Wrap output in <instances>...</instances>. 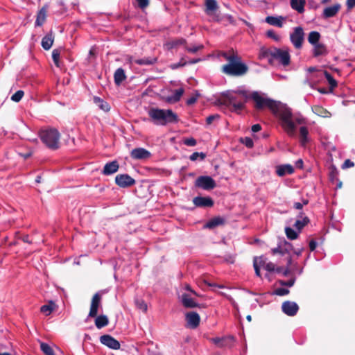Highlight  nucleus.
Instances as JSON below:
<instances>
[{
    "label": "nucleus",
    "instance_id": "obj_23",
    "mask_svg": "<svg viewBox=\"0 0 355 355\" xmlns=\"http://www.w3.org/2000/svg\"><path fill=\"white\" fill-rule=\"evenodd\" d=\"M47 15V8L46 6H43L37 12L35 20V26H41L45 22Z\"/></svg>",
    "mask_w": 355,
    "mask_h": 355
},
{
    "label": "nucleus",
    "instance_id": "obj_50",
    "mask_svg": "<svg viewBox=\"0 0 355 355\" xmlns=\"http://www.w3.org/2000/svg\"><path fill=\"white\" fill-rule=\"evenodd\" d=\"M274 293L279 296H284L289 293V290L284 288H278L275 290Z\"/></svg>",
    "mask_w": 355,
    "mask_h": 355
},
{
    "label": "nucleus",
    "instance_id": "obj_60",
    "mask_svg": "<svg viewBox=\"0 0 355 355\" xmlns=\"http://www.w3.org/2000/svg\"><path fill=\"white\" fill-rule=\"evenodd\" d=\"M354 166V163L351 161L349 159H346L342 165L343 169H346L350 167H353Z\"/></svg>",
    "mask_w": 355,
    "mask_h": 355
},
{
    "label": "nucleus",
    "instance_id": "obj_20",
    "mask_svg": "<svg viewBox=\"0 0 355 355\" xmlns=\"http://www.w3.org/2000/svg\"><path fill=\"white\" fill-rule=\"evenodd\" d=\"M294 173V168L291 164H283L276 167V173L279 177H283L286 174Z\"/></svg>",
    "mask_w": 355,
    "mask_h": 355
},
{
    "label": "nucleus",
    "instance_id": "obj_19",
    "mask_svg": "<svg viewBox=\"0 0 355 355\" xmlns=\"http://www.w3.org/2000/svg\"><path fill=\"white\" fill-rule=\"evenodd\" d=\"M181 302L184 307L187 309H192L199 306V304L196 303L189 294L187 293H183L181 295Z\"/></svg>",
    "mask_w": 355,
    "mask_h": 355
},
{
    "label": "nucleus",
    "instance_id": "obj_26",
    "mask_svg": "<svg viewBox=\"0 0 355 355\" xmlns=\"http://www.w3.org/2000/svg\"><path fill=\"white\" fill-rule=\"evenodd\" d=\"M114 83L119 86L126 79L125 71L122 68H118L114 74Z\"/></svg>",
    "mask_w": 355,
    "mask_h": 355
},
{
    "label": "nucleus",
    "instance_id": "obj_62",
    "mask_svg": "<svg viewBox=\"0 0 355 355\" xmlns=\"http://www.w3.org/2000/svg\"><path fill=\"white\" fill-rule=\"evenodd\" d=\"M275 264L272 262H268L266 264L265 269L268 272H275Z\"/></svg>",
    "mask_w": 355,
    "mask_h": 355
},
{
    "label": "nucleus",
    "instance_id": "obj_8",
    "mask_svg": "<svg viewBox=\"0 0 355 355\" xmlns=\"http://www.w3.org/2000/svg\"><path fill=\"white\" fill-rule=\"evenodd\" d=\"M195 187L206 191L214 189L216 187L215 180L210 176L202 175L195 181Z\"/></svg>",
    "mask_w": 355,
    "mask_h": 355
},
{
    "label": "nucleus",
    "instance_id": "obj_61",
    "mask_svg": "<svg viewBox=\"0 0 355 355\" xmlns=\"http://www.w3.org/2000/svg\"><path fill=\"white\" fill-rule=\"evenodd\" d=\"M279 283L282 286H293L294 283H295V279H291L288 281H284V280H281L279 281Z\"/></svg>",
    "mask_w": 355,
    "mask_h": 355
},
{
    "label": "nucleus",
    "instance_id": "obj_33",
    "mask_svg": "<svg viewBox=\"0 0 355 355\" xmlns=\"http://www.w3.org/2000/svg\"><path fill=\"white\" fill-rule=\"evenodd\" d=\"M157 58L155 57H148L135 60L134 62L139 65H151L157 62Z\"/></svg>",
    "mask_w": 355,
    "mask_h": 355
},
{
    "label": "nucleus",
    "instance_id": "obj_27",
    "mask_svg": "<svg viewBox=\"0 0 355 355\" xmlns=\"http://www.w3.org/2000/svg\"><path fill=\"white\" fill-rule=\"evenodd\" d=\"M284 19V17L279 16V17H274V16H268L266 18V21L272 25L275 26L279 28H282L283 26V20Z\"/></svg>",
    "mask_w": 355,
    "mask_h": 355
},
{
    "label": "nucleus",
    "instance_id": "obj_34",
    "mask_svg": "<svg viewBox=\"0 0 355 355\" xmlns=\"http://www.w3.org/2000/svg\"><path fill=\"white\" fill-rule=\"evenodd\" d=\"M312 111L317 115L322 117H329L330 112L320 105H313Z\"/></svg>",
    "mask_w": 355,
    "mask_h": 355
},
{
    "label": "nucleus",
    "instance_id": "obj_64",
    "mask_svg": "<svg viewBox=\"0 0 355 355\" xmlns=\"http://www.w3.org/2000/svg\"><path fill=\"white\" fill-rule=\"evenodd\" d=\"M346 6L348 10H352L355 7V0H347Z\"/></svg>",
    "mask_w": 355,
    "mask_h": 355
},
{
    "label": "nucleus",
    "instance_id": "obj_38",
    "mask_svg": "<svg viewBox=\"0 0 355 355\" xmlns=\"http://www.w3.org/2000/svg\"><path fill=\"white\" fill-rule=\"evenodd\" d=\"M310 222L309 218L307 216H305L303 218L302 220L297 219L293 226L298 230L301 231L304 227H305L306 225H308Z\"/></svg>",
    "mask_w": 355,
    "mask_h": 355
},
{
    "label": "nucleus",
    "instance_id": "obj_36",
    "mask_svg": "<svg viewBox=\"0 0 355 355\" xmlns=\"http://www.w3.org/2000/svg\"><path fill=\"white\" fill-rule=\"evenodd\" d=\"M320 38V34L318 31H311L308 36V41L312 45L318 44Z\"/></svg>",
    "mask_w": 355,
    "mask_h": 355
},
{
    "label": "nucleus",
    "instance_id": "obj_58",
    "mask_svg": "<svg viewBox=\"0 0 355 355\" xmlns=\"http://www.w3.org/2000/svg\"><path fill=\"white\" fill-rule=\"evenodd\" d=\"M220 118V116L218 114H213V115H209V116L207 117L206 119V123L207 125H210L212 123V122L215 120V119H218Z\"/></svg>",
    "mask_w": 355,
    "mask_h": 355
},
{
    "label": "nucleus",
    "instance_id": "obj_25",
    "mask_svg": "<svg viewBox=\"0 0 355 355\" xmlns=\"http://www.w3.org/2000/svg\"><path fill=\"white\" fill-rule=\"evenodd\" d=\"M218 8L216 0H205V12L208 15H212Z\"/></svg>",
    "mask_w": 355,
    "mask_h": 355
},
{
    "label": "nucleus",
    "instance_id": "obj_4",
    "mask_svg": "<svg viewBox=\"0 0 355 355\" xmlns=\"http://www.w3.org/2000/svg\"><path fill=\"white\" fill-rule=\"evenodd\" d=\"M238 94L242 95L245 99L239 100L236 95L228 93L223 94L217 102L219 105L230 107V111L239 114L245 108V103L248 96L245 91H239Z\"/></svg>",
    "mask_w": 355,
    "mask_h": 355
},
{
    "label": "nucleus",
    "instance_id": "obj_55",
    "mask_svg": "<svg viewBox=\"0 0 355 355\" xmlns=\"http://www.w3.org/2000/svg\"><path fill=\"white\" fill-rule=\"evenodd\" d=\"M187 64V62L186 61H184V59L182 58L178 63L171 64V68L172 69H176L179 67L185 66Z\"/></svg>",
    "mask_w": 355,
    "mask_h": 355
},
{
    "label": "nucleus",
    "instance_id": "obj_21",
    "mask_svg": "<svg viewBox=\"0 0 355 355\" xmlns=\"http://www.w3.org/2000/svg\"><path fill=\"white\" fill-rule=\"evenodd\" d=\"M54 41V35L52 31H50L47 35H46L42 40V46L44 50H49Z\"/></svg>",
    "mask_w": 355,
    "mask_h": 355
},
{
    "label": "nucleus",
    "instance_id": "obj_56",
    "mask_svg": "<svg viewBox=\"0 0 355 355\" xmlns=\"http://www.w3.org/2000/svg\"><path fill=\"white\" fill-rule=\"evenodd\" d=\"M253 266L254 268L255 274L257 277H261L260 267L258 265L257 259H254Z\"/></svg>",
    "mask_w": 355,
    "mask_h": 355
},
{
    "label": "nucleus",
    "instance_id": "obj_41",
    "mask_svg": "<svg viewBox=\"0 0 355 355\" xmlns=\"http://www.w3.org/2000/svg\"><path fill=\"white\" fill-rule=\"evenodd\" d=\"M285 234L286 237L290 240H295L298 238V233L290 227H286L285 228Z\"/></svg>",
    "mask_w": 355,
    "mask_h": 355
},
{
    "label": "nucleus",
    "instance_id": "obj_42",
    "mask_svg": "<svg viewBox=\"0 0 355 355\" xmlns=\"http://www.w3.org/2000/svg\"><path fill=\"white\" fill-rule=\"evenodd\" d=\"M61 50L59 49H53L52 51V58L55 65L58 67H60V56Z\"/></svg>",
    "mask_w": 355,
    "mask_h": 355
},
{
    "label": "nucleus",
    "instance_id": "obj_18",
    "mask_svg": "<svg viewBox=\"0 0 355 355\" xmlns=\"http://www.w3.org/2000/svg\"><path fill=\"white\" fill-rule=\"evenodd\" d=\"M119 168V164L116 160L105 164L102 171V173L105 175H110L115 173Z\"/></svg>",
    "mask_w": 355,
    "mask_h": 355
},
{
    "label": "nucleus",
    "instance_id": "obj_14",
    "mask_svg": "<svg viewBox=\"0 0 355 355\" xmlns=\"http://www.w3.org/2000/svg\"><path fill=\"white\" fill-rule=\"evenodd\" d=\"M193 203L197 207H211L214 202L211 197L196 196L193 199Z\"/></svg>",
    "mask_w": 355,
    "mask_h": 355
},
{
    "label": "nucleus",
    "instance_id": "obj_46",
    "mask_svg": "<svg viewBox=\"0 0 355 355\" xmlns=\"http://www.w3.org/2000/svg\"><path fill=\"white\" fill-rule=\"evenodd\" d=\"M286 248H284L282 245L281 244V243L278 245V246L275 248H273L272 249V254H280L282 255H284L286 254Z\"/></svg>",
    "mask_w": 355,
    "mask_h": 355
},
{
    "label": "nucleus",
    "instance_id": "obj_22",
    "mask_svg": "<svg viewBox=\"0 0 355 355\" xmlns=\"http://www.w3.org/2000/svg\"><path fill=\"white\" fill-rule=\"evenodd\" d=\"M225 223V219L220 216H216L209 220L205 225V227L213 229L217 226L223 225Z\"/></svg>",
    "mask_w": 355,
    "mask_h": 355
},
{
    "label": "nucleus",
    "instance_id": "obj_47",
    "mask_svg": "<svg viewBox=\"0 0 355 355\" xmlns=\"http://www.w3.org/2000/svg\"><path fill=\"white\" fill-rule=\"evenodd\" d=\"M24 95V92L22 90L17 91L13 95L11 96V100L14 102H19L22 97Z\"/></svg>",
    "mask_w": 355,
    "mask_h": 355
},
{
    "label": "nucleus",
    "instance_id": "obj_16",
    "mask_svg": "<svg viewBox=\"0 0 355 355\" xmlns=\"http://www.w3.org/2000/svg\"><path fill=\"white\" fill-rule=\"evenodd\" d=\"M341 8V4L339 3H334L332 6H327L322 11V17L329 19L335 17Z\"/></svg>",
    "mask_w": 355,
    "mask_h": 355
},
{
    "label": "nucleus",
    "instance_id": "obj_37",
    "mask_svg": "<svg viewBox=\"0 0 355 355\" xmlns=\"http://www.w3.org/2000/svg\"><path fill=\"white\" fill-rule=\"evenodd\" d=\"M55 307V304L52 301H50L48 304H45L41 306L40 311L45 314L46 315H49L51 313L53 309Z\"/></svg>",
    "mask_w": 355,
    "mask_h": 355
},
{
    "label": "nucleus",
    "instance_id": "obj_10",
    "mask_svg": "<svg viewBox=\"0 0 355 355\" xmlns=\"http://www.w3.org/2000/svg\"><path fill=\"white\" fill-rule=\"evenodd\" d=\"M101 305V295L100 293H95L91 300L89 312L88 314L89 318H94L98 315V308Z\"/></svg>",
    "mask_w": 355,
    "mask_h": 355
},
{
    "label": "nucleus",
    "instance_id": "obj_39",
    "mask_svg": "<svg viewBox=\"0 0 355 355\" xmlns=\"http://www.w3.org/2000/svg\"><path fill=\"white\" fill-rule=\"evenodd\" d=\"M323 73L330 85L331 89H334V88H336L338 84L336 80L334 78V77L327 71H324Z\"/></svg>",
    "mask_w": 355,
    "mask_h": 355
},
{
    "label": "nucleus",
    "instance_id": "obj_24",
    "mask_svg": "<svg viewBox=\"0 0 355 355\" xmlns=\"http://www.w3.org/2000/svg\"><path fill=\"white\" fill-rule=\"evenodd\" d=\"M187 44V40L184 38H177L173 40L168 41L165 43L164 46H166L167 50H171L174 48H177L180 45Z\"/></svg>",
    "mask_w": 355,
    "mask_h": 355
},
{
    "label": "nucleus",
    "instance_id": "obj_1",
    "mask_svg": "<svg viewBox=\"0 0 355 355\" xmlns=\"http://www.w3.org/2000/svg\"><path fill=\"white\" fill-rule=\"evenodd\" d=\"M250 98L255 103L254 107L257 110H261L268 107L277 114L281 121L282 128L291 137H294L296 135V124L305 123V119L302 116L293 115L291 110L288 107L279 108L276 101L261 96L257 92H253Z\"/></svg>",
    "mask_w": 355,
    "mask_h": 355
},
{
    "label": "nucleus",
    "instance_id": "obj_30",
    "mask_svg": "<svg viewBox=\"0 0 355 355\" xmlns=\"http://www.w3.org/2000/svg\"><path fill=\"white\" fill-rule=\"evenodd\" d=\"M305 0H291V8L299 13H303L304 11Z\"/></svg>",
    "mask_w": 355,
    "mask_h": 355
},
{
    "label": "nucleus",
    "instance_id": "obj_5",
    "mask_svg": "<svg viewBox=\"0 0 355 355\" xmlns=\"http://www.w3.org/2000/svg\"><path fill=\"white\" fill-rule=\"evenodd\" d=\"M222 72L231 76H241L245 74L248 71V67L241 62V58L239 55L233 61L224 64L222 67Z\"/></svg>",
    "mask_w": 355,
    "mask_h": 355
},
{
    "label": "nucleus",
    "instance_id": "obj_3",
    "mask_svg": "<svg viewBox=\"0 0 355 355\" xmlns=\"http://www.w3.org/2000/svg\"><path fill=\"white\" fill-rule=\"evenodd\" d=\"M148 114L151 121L158 125H166L168 123H176L179 121L178 114L171 109L150 107Z\"/></svg>",
    "mask_w": 355,
    "mask_h": 355
},
{
    "label": "nucleus",
    "instance_id": "obj_45",
    "mask_svg": "<svg viewBox=\"0 0 355 355\" xmlns=\"http://www.w3.org/2000/svg\"><path fill=\"white\" fill-rule=\"evenodd\" d=\"M135 302L138 309H141L144 312H146L147 311L148 306L144 300H143L142 299H136Z\"/></svg>",
    "mask_w": 355,
    "mask_h": 355
},
{
    "label": "nucleus",
    "instance_id": "obj_57",
    "mask_svg": "<svg viewBox=\"0 0 355 355\" xmlns=\"http://www.w3.org/2000/svg\"><path fill=\"white\" fill-rule=\"evenodd\" d=\"M254 259H257L258 265L259 266V267H263L265 268L266 264H267V262H266L267 259L266 258L261 256L259 257H255Z\"/></svg>",
    "mask_w": 355,
    "mask_h": 355
},
{
    "label": "nucleus",
    "instance_id": "obj_35",
    "mask_svg": "<svg viewBox=\"0 0 355 355\" xmlns=\"http://www.w3.org/2000/svg\"><path fill=\"white\" fill-rule=\"evenodd\" d=\"M94 101L101 110L105 112L110 111V106L109 105V104L103 99H101V98L94 97Z\"/></svg>",
    "mask_w": 355,
    "mask_h": 355
},
{
    "label": "nucleus",
    "instance_id": "obj_31",
    "mask_svg": "<svg viewBox=\"0 0 355 355\" xmlns=\"http://www.w3.org/2000/svg\"><path fill=\"white\" fill-rule=\"evenodd\" d=\"M184 92V90L183 88L176 89L175 90L174 94L172 96H169L166 98V101L171 103H177L180 100Z\"/></svg>",
    "mask_w": 355,
    "mask_h": 355
},
{
    "label": "nucleus",
    "instance_id": "obj_12",
    "mask_svg": "<svg viewBox=\"0 0 355 355\" xmlns=\"http://www.w3.org/2000/svg\"><path fill=\"white\" fill-rule=\"evenodd\" d=\"M185 320L189 328L196 329L200 324V317L198 313L191 311L186 313Z\"/></svg>",
    "mask_w": 355,
    "mask_h": 355
},
{
    "label": "nucleus",
    "instance_id": "obj_54",
    "mask_svg": "<svg viewBox=\"0 0 355 355\" xmlns=\"http://www.w3.org/2000/svg\"><path fill=\"white\" fill-rule=\"evenodd\" d=\"M199 96H200L199 93L196 91L195 96H193L187 99V105H191L194 104L197 101V99Z\"/></svg>",
    "mask_w": 355,
    "mask_h": 355
},
{
    "label": "nucleus",
    "instance_id": "obj_40",
    "mask_svg": "<svg viewBox=\"0 0 355 355\" xmlns=\"http://www.w3.org/2000/svg\"><path fill=\"white\" fill-rule=\"evenodd\" d=\"M40 349L45 355H55L51 347L45 343H40Z\"/></svg>",
    "mask_w": 355,
    "mask_h": 355
},
{
    "label": "nucleus",
    "instance_id": "obj_11",
    "mask_svg": "<svg viewBox=\"0 0 355 355\" xmlns=\"http://www.w3.org/2000/svg\"><path fill=\"white\" fill-rule=\"evenodd\" d=\"M282 311L286 315L293 317L297 313L299 306L295 302L285 301L282 304Z\"/></svg>",
    "mask_w": 355,
    "mask_h": 355
},
{
    "label": "nucleus",
    "instance_id": "obj_2",
    "mask_svg": "<svg viewBox=\"0 0 355 355\" xmlns=\"http://www.w3.org/2000/svg\"><path fill=\"white\" fill-rule=\"evenodd\" d=\"M261 55L268 59L271 64L275 62L284 67L288 66L291 63V55L289 50L286 49H279L277 47L262 48L261 49Z\"/></svg>",
    "mask_w": 355,
    "mask_h": 355
},
{
    "label": "nucleus",
    "instance_id": "obj_17",
    "mask_svg": "<svg viewBox=\"0 0 355 355\" xmlns=\"http://www.w3.org/2000/svg\"><path fill=\"white\" fill-rule=\"evenodd\" d=\"M211 341L218 347L230 346L234 341L232 336L229 337H216L211 338Z\"/></svg>",
    "mask_w": 355,
    "mask_h": 355
},
{
    "label": "nucleus",
    "instance_id": "obj_48",
    "mask_svg": "<svg viewBox=\"0 0 355 355\" xmlns=\"http://www.w3.org/2000/svg\"><path fill=\"white\" fill-rule=\"evenodd\" d=\"M240 141L248 148H252L254 146L252 139L248 137L241 138Z\"/></svg>",
    "mask_w": 355,
    "mask_h": 355
},
{
    "label": "nucleus",
    "instance_id": "obj_59",
    "mask_svg": "<svg viewBox=\"0 0 355 355\" xmlns=\"http://www.w3.org/2000/svg\"><path fill=\"white\" fill-rule=\"evenodd\" d=\"M184 144L188 146H194L196 145V140L193 137L188 138L184 140Z\"/></svg>",
    "mask_w": 355,
    "mask_h": 355
},
{
    "label": "nucleus",
    "instance_id": "obj_29",
    "mask_svg": "<svg viewBox=\"0 0 355 355\" xmlns=\"http://www.w3.org/2000/svg\"><path fill=\"white\" fill-rule=\"evenodd\" d=\"M95 318V325L97 329H102L106 327L109 324V320L105 315H99Z\"/></svg>",
    "mask_w": 355,
    "mask_h": 355
},
{
    "label": "nucleus",
    "instance_id": "obj_15",
    "mask_svg": "<svg viewBox=\"0 0 355 355\" xmlns=\"http://www.w3.org/2000/svg\"><path fill=\"white\" fill-rule=\"evenodd\" d=\"M130 156L134 159H146L150 157L151 153L144 148H136L132 150Z\"/></svg>",
    "mask_w": 355,
    "mask_h": 355
},
{
    "label": "nucleus",
    "instance_id": "obj_9",
    "mask_svg": "<svg viewBox=\"0 0 355 355\" xmlns=\"http://www.w3.org/2000/svg\"><path fill=\"white\" fill-rule=\"evenodd\" d=\"M115 183L121 188H128L133 186L136 181L128 174H118L115 177Z\"/></svg>",
    "mask_w": 355,
    "mask_h": 355
},
{
    "label": "nucleus",
    "instance_id": "obj_63",
    "mask_svg": "<svg viewBox=\"0 0 355 355\" xmlns=\"http://www.w3.org/2000/svg\"><path fill=\"white\" fill-rule=\"evenodd\" d=\"M18 239H21L24 243H29V244L32 243V241L30 240L29 236L28 234H24V235H22V236H19Z\"/></svg>",
    "mask_w": 355,
    "mask_h": 355
},
{
    "label": "nucleus",
    "instance_id": "obj_7",
    "mask_svg": "<svg viewBox=\"0 0 355 355\" xmlns=\"http://www.w3.org/2000/svg\"><path fill=\"white\" fill-rule=\"evenodd\" d=\"M290 40L296 49H300L304 41L303 28L301 26L295 27L293 32L290 34Z\"/></svg>",
    "mask_w": 355,
    "mask_h": 355
},
{
    "label": "nucleus",
    "instance_id": "obj_28",
    "mask_svg": "<svg viewBox=\"0 0 355 355\" xmlns=\"http://www.w3.org/2000/svg\"><path fill=\"white\" fill-rule=\"evenodd\" d=\"M328 53L327 46L324 44L318 43L314 45L313 55L314 57L326 55Z\"/></svg>",
    "mask_w": 355,
    "mask_h": 355
},
{
    "label": "nucleus",
    "instance_id": "obj_43",
    "mask_svg": "<svg viewBox=\"0 0 355 355\" xmlns=\"http://www.w3.org/2000/svg\"><path fill=\"white\" fill-rule=\"evenodd\" d=\"M221 55L229 62L233 61V60L236 58L238 56L237 53H234L233 49L229 51L228 52H223Z\"/></svg>",
    "mask_w": 355,
    "mask_h": 355
},
{
    "label": "nucleus",
    "instance_id": "obj_32",
    "mask_svg": "<svg viewBox=\"0 0 355 355\" xmlns=\"http://www.w3.org/2000/svg\"><path fill=\"white\" fill-rule=\"evenodd\" d=\"M309 130L305 126H302L300 128V141L302 146H305L309 141Z\"/></svg>",
    "mask_w": 355,
    "mask_h": 355
},
{
    "label": "nucleus",
    "instance_id": "obj_6",
    "mask_svg": "<svg viewBox=\"0 0 355 355\" xmlns=\"http://www.w3.org/2000/svg\"><path fill=\"white\" fill-rule=\"evenodd\" d=\"M39 136L42 141L50 149L56 150L60 146V135L55 128L42 130Z\"/></svg>",
    "mask_w": 355,
    "mask_h": 355
},
{
    "label": "nucleus",
    "instance_id": "obj_44",
    "mask_svg": "<svg viewBox=\"0 0 355 355\" xmlns=\"http://www.w3.org/2000/svg\"><path fill=\"white\" fill-rule=\"evenodd\" d=\"M203 49L204 46L202 44L191 45L190 46H187V44L185 45L186 51L191 53H196L197 51L202 50Z\"/></svg>",
    "mask_w": 355,
    "mask_h": 355
},
{
    "label": "nucleus",
    "instance_id": "obj_53",
    "mask_svg": "<svg viewBox=\"0 0 355 355\" xmlns=\"http://www.w3.org/2000/svg\"><path fill=\"white\" fill-rule=\"evenodd\" d=\"M281 244L282 245L284 248H286L287 250L286 254H289L290 251L293 250V245L286 241H284L281 242Z\"/></svg>",
    "mask_w": 355,
    "mask_h": 355
},
{
    "label": "nucleus",
    "instance_id": "obj_49",
    "mask_svg": "<svg viewBox=\"0 0 355 355\" xmlns=\"http://www.w3.org/2000/svg\"><path fill=\"white\" fill-rule=\"evenodd\" d=\"M198 157H200V159L203 160L206 157V154L202 152H195L192 155H191L189 158L191 161H196L198 159Z\"/></svg>",
    "mask_w": 355,
    "mask_h": 355
},
{
    "label": "nucleus",
    "instance_id": "obj_51",
    "mask_svg": "<svg viewBox=\"0 0 355 355\" xmlns=\"http://www.w3.org/2000/svg\"><path fill=\"white\" fill-rule=\"evenodd\" d=\"M136 1L137 3L138 7L141 10H144L150 4L149 0H136Z\"/></svg>",
    "mask_w": 355,
    "mask_h": 355
},
{
    "label": "nucleus",
    "instance_id": "obj_13",
    "mask_svg": "<svg viewBox=\"0 0 355 355\" xmlns=\"http://www.w3.org/2000/svg\"><path fill=\"white\" fill-rule=\"evenodd\" d=\"M101 343L112 349H120V343L110 335L105 334L100 337Z\"/></svg>",
    "mask_w": 355,
    "mask_h": 355
},
{
    "label": "nucleus",
    "instance_id": "obj_52",
    "mask_svg": "<svg viewBox=\"0 0 355 355\" xmlns=\"http://www.w3.org/2000/svg\"><path fill=\"white\" fill-rule=\"evenodd\" d=\"M266 35L270 37V38H272L275 41H279L280 37L278 35H277L275 33V32L273 31V30H268L267 32H266Z\"/></svg>",
    "mask_w": 355,
    "mask_h": 355
}]
</instances>
